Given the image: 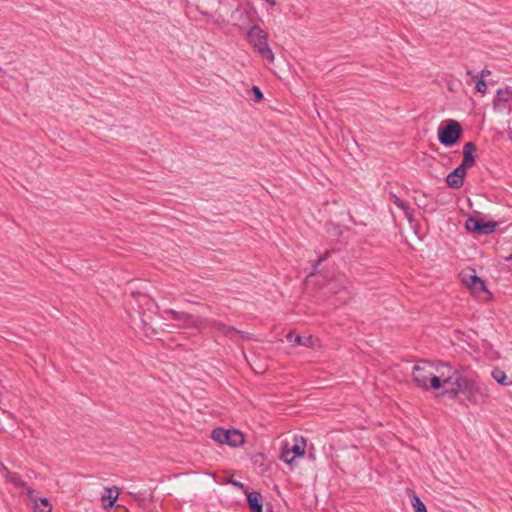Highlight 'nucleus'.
Here are the masks:
<instances>
[{
  "label": "nucleus",
  "instance_id": "obj_1",
  "mask_svg": "<svg viewBox=\"0 0 512 512\" xmlns=\"http://www.w3.org/2000/svg\"><path fill=\"white\" fill-rule=\"evenodd\" d=\"M441 363L434 364L426 360L417 363L412 371L415 385L426 391L440 389Z\"/></svg>",
  "mask_w": 512,
  "mask_h": 512
},
{
  "label": "nucleus",
  "instance_id": "obj_2",
  "mask_svg": "<svg viewBox=\"0 0 512 512\" xmlns=\"http://www.w3.org/2000/svg\"><path fill=\"white\" fill-rule=\"evenodd\" d=\"M440 388H443L441 395L450 399H457L463 395V383H467L469 377L462 375L457 369L448 363H441Z\"/></svg>",
  "mask_w": 512,
  "mask_h": 512
},
{
  "label": "nucleus",
  "instance_id": "obj_3",
  "mask_svg": "<svg viewBox=\"0 0 512 512\" xmlns=\"http://www.w3.org/2000/svg\"><path fill=\"white\" fill-rule=\"evenodd\" d=\"M463 388V395L472 405L486 404L491 399L489 387L474 377H469L468 382L463 383Z\"/></svg>",
  "mask_w": 512,
  "mask_h": 512
},
{
  "label": "nucleus",
  "instance_id": "obj_4",
  "mask_svg": "<svg viewBox=\"0 0 512 512\" xmlns=\"http://www.w3.org/2000/svg\"><path fill=\"white\" fill-rule=\"evenodd\" d=\"M462 134V126L454 119H447L443 121L437 131L439 142L446 147H452L457 144Z\"/></svg>",
  "mask_w": 512,
  "mask_h": 512
},
{
  "label": "nucleus",
  "instance_id": "obj_5",
  "mask_svg": "<svg viewBox=\"0 0 512 512\" xmlns=\"http://www.w3.org/2000/svg\"><path fill=\"white\" fill-rule=\"evenodd\" d=\"M306 439L303 436H295L292 442H286L282 448L280 459L291 465L296 458H301L306 452Z\"/></svg>",
  "mask_w": 512,
  "mask_h": 512
},
{
  "label": "nucleus",
  "instance_id": "obj_6",
  "mask_svg": "<svg viewBox=\"0 0 512 512\" xmlns=\"http://www.w3.org/2000/svg\"><path fill=\"white\" fill-rule=\"evenodd\" d=\"M211 438L221 445L226 444L231 447H237L244 443V436L238 430L216 428L212 431Z\"/></svg>",
  "mask_w": 512,
  "mask_h": 512
},
{
  "label": "nucleus",
  "instance_id": "obj_7",
  "mask_svg": "<svg viewBox=\"0 0 512 512\" xmlns=\"http://www.w3.org/2000/svg\"><path fill=\"white\" fill-rule=\"evenodd\" d=\"M268 34L258 28V57L261 58L264 66L269 70H273L272 65L275 60V55L267 43Z\"/></svg>",
  "mask_w": 512,
  "mask_h": 512
},
{
  "label": "nucleus",
  "instance_id": "obj_8",
  "mask_svg": "<svg viewBox=\"0 0 512 512\" xmlns=\"http://www.w3.org/2000/svg\"><path fill=\"white\" fill-rule=\"evenodd\" d=\"M164 313L168 319L178 321L187 327H194L201 329L204 325V320L194 317L193 315L186 312H178L172 309L165 310Z\"/></svg>",
  "mask_w": 512,
  "mask_h": 512
},
{
  "label": "nucleus",
  "instance_id": "obj_9",
  "mask_svg": "<svg viewBox=\"0 0 512 512\" xmlns=\"http://www.w3.org/2000/svg\"><path fill=\"white\" fill-rule=\"evenodd\" d=\"M493 108L498 112L512 111V87L500 88L493 99Z\"/></svg>",
  "mask_w": 512,
  "mask_h": 512
},
{
  "label": "nucleus",
  "instance_id": "obj_10",
  "mask_svg": "<svg viewBox=\"0 0 512 512\" xmlns=\"http://www.w3.org/2000/svg\"><path fill=\"white\" fill-rule=\"evenodd\" d=\"M497 226L496 222L488 221L485 222L481 219L475 218V217H469L465 222V227L468 231L484 235V234H490L495 231Z\"/></svg>",
  "mask_w": 512,
  "mask_h": 512
},
{
  "label": "nucleus",
  "instance_id": "obj_11",
  "mask_svg": "<svg viewBox=\"0 0 512 512\" xmlns=\"http://www.w3.org/2000/svg\"><path fill=\"white\" fill-rule=\"evenodd\" d=\"M467 169L458 166L446 177L447 185L452 189H459L463 186Z\"/></svg>",
  "mask_w": 512,
  "mask_h": 512
},
{
  "label": "nucleus",
  "instance_id": "obj_12",
  "mask_svg": "<svg viewBox=\"0 0 512 512\" xmlns=\"http://www.w3.org/2000/svg\"><path fill=\"white\" fill-rule=\"evenodd\" d=\"M27 497L30 499L37 512H51L52 507L47 498H38L32 488H27Z\"/></svg>",
  "mask_w": 512,
  "mask_h": 512
},
{
  "label": "nucleus",
  "instance_id": "obj_13",
  "mask_svg": "<svg viewBox=\"0 0 512 512\" xmlns=\"http://www.w3.org/2000/svg\"><path fill=\"white\" fill-rule=\"evenodd\" d=\"M476 146L473 142H467L463 146V160L459 166L468 169L475 165Z\"/></svg>",
  "mask_w": 512,
  "mask_h": 512
},
{
  "label": "nucleus",
  "instance_id": "obj_14",
  "mask_svg": "<svg viewBox=\"0 0 512 512\" xmlns=\"http://www.w3.org/2000/svg\"><path fill=\"white\" fill-rule=\"evenodd\" d=\"M468 290L475 298L480 300L486 301L491 298V293L488 290L485 281L481 278L474 283L473 287H470Z\"/></svg>",
  "mask_w": 512,
  "mask_h": 512
},
{
  "label": "nucleus",
  "instance_id": "obj_15",
  "mask_svg": "<svg viewBox=\"0 0 512 512\" xmlns=\"http://www.w3.org/2000/svg\"><path fill=\"white\" fill-rule=\"evenodd\" d=\"M287 340L297 345H302L310 348H314L318 344V339L314 338L312 335L303 338L294 332L288 333Z\"/></svg>",
  "mask_w": 512,
  "mask_h": 512
},
{
  "label": "nucleus",
  "instance_id": "obj_16",
  "mask_svg": "<svg viewBox=\"0 0 512 512\" xmlns=\"http://www.w3.org/2000/svg\"><path fill=\"white\" fill-rule=\"evenodd\" d=\"M120 491L117 487H107L101 496L104 509L111 508L118 499Z\"/></svg>",
  "mask_w": 512,
  "mask_h": 512
},
{
  "label": "nucleus",
  "instance_id": "obj_17",
  "mask_svg": "<svg viewBox=\"0 0 512 512\" xmlns=\"http://www.w3.org/2000/svg\"><path fill=\"white\" fill-rule=\"evenodd\" d=\"M459 278H460L461 283L467 289H469L470 287H473L474 283L480 279V277L477 276L475 269H473V268L463 269L459 274Z\"/></svg>",
  "mask_w": 512,
  "mask_h": 512
},
{
  "label": "nucleus",
  "instance_id": "obj_18",
  "mask_svg": "<svg viewBox=\"0 0 512 512\" xmlns=\"http://www.w3.org/2000/svg\"><path fill=\"white\" fill-rule=\"evenodd\" d=\"M208 324L212 330L220 332L226 336L231 337L235 333V330L232 327H229L224 323L218 321H208Z\"/></svg>",
  "mask_w": 512,
  "mask_h": 512
},
{
  "label": "nucleus",
  "instance_id": "obj_19",
  "mask_svg": "<svg viewBox=\"0 0 512 512\" xmlns=\"http://www.w3.org/2000/svg\"><path fill=\"white\" fill-rule=\"evenodd\" d=\"M6 480L10 483H12L16 487L22 488L24 493L27 495V488H30L26 482H24L17 474L6 471Z\"/></svg>",
  "mask_w": 512,
  "mask_h": 512
},
{
  "label": "nucleus",
  "instance_id": "obj_20",
  "mask_svg": "<svg viewBox=\"0 0 512 512\" xmlns=\"http://www.w3.org/2000/svg\"><path fill=\"white\" fill-rule=\"evenodd\" d=\"M492 377L496 380V382L500 385L510 386L512 385V381L508 380L506 373L501 369H494L492 371Z\"/></svg>",
  "mask_w": 512,
  "mask_h": 512
},
{
  "label": "nucleus",
  "instance_id": "obj_21",
  "mask_svg": "<svg viewBox=\"0 0 512 512\" xmlns=\"http://www.w3.org/2000/svg\"><path fill=\"white\" fill-rule=\"evenodd\" d=\"M412 506L414 507L415 512H427L425 504L417 495H413L412 497Z\"/></svg>",
  "mask_w": 512,
  "mask_h": 512
},
{
  "label": "nucleus",
  "instance_id": "obj_22",
  "mask_svg": "<svg viewBox=\"0 0 512 512\" xmlns=\"http://www.w3.org/2000/svg\"><path fill=\"white\" fill-rule=\"evenodd\" d=\"M475 88L479 93L485 94L487 92L486 81L483 79H478Z\"/></svg>",
  "mask_w": 512,
  "mask_h": 512
},
{
  "label": "nucleus",
  "instance_id": "obj_23",
  "mask_svg": "<svg viewBox=\"0 0 512 512\" xmlns=\"http://www.w3.org/2000/svg\"><path fill=\"white\" fill-rule=\"evenodd\" d=\"M247 500L249 503V506L252 511L256 512V494L255 493H248L247 494Z\"/></svg>",
  "mask_w": 512,
  "mask_h": 512
},
{
  "label": "nucleus",
  "instance_id": "obj_24",
  "mask_svg": "<svg viewBox=\"0 0 512 512\" xmlns=\"http://www.w3.org/2000/svg\"><path fill=\"white\" fill-rule=\"evenodd\" d=\"M392 200H393V203L399 207L400 209L406 211L407 210V205L404 203V201H402L399 197H397L396 195H392Z\"/></svg>",
  "mask_w": 512,
  "mask_h": 512
},
{
  "label": "nucleus",
  "instance_id": "obj_25",
  "mask_svg": "<svg viewBox=\"0 0 512 512\" xmlns=\"http://www.w3.org/2000/svg\"><path fill=\"white\" fill-rule=\"evenodd\" d=\"M490 75H491V71L489 69L485 68L479 72V74L477 75V78L485 80V78Z\"/></svg>",
  "mask_w": 512,
  "mask_h": 512
},
{
  "label": "nucleus",
  "instance_id": "obj_26",
  "mask_svg": "<svg viewBox=\"0 0 512 512\" xmlns=\"http://www.w3.org/2000/svg\"><path fill=\"white\" fill-rule=\"evenodd\" d=\"M254 29H255V26L251 27L250 30L248 31L247 33V37H248V40L250 41V43H252L253 45L254 44Z\"/></svg>",
  "mask_w": 512,
  "mask_h": 512
},
{
  "label": "nucleus",
  "instance_id": "obj_27",
  "mask_svg": "<svg viewBox=\"0 0 512 512\" xmlns=\"http://www.w3.org/2000/svg\"><path fill=\"white\" fill-rule=\"evenodd\" d=\"M260 500H261V495L258 493V512H263V505Z\"/></svg>",
  "mask_w": 512,
  "mask_h": 512
},
{
  "label": "nucleus",
  "instance_id": "obj_28",
  "mask_svg": "<svg viewBox=\"0 0 512 512\" xmlns=\"http://www.w3.org/2000/svg\"><path fill=\"white\" fill-rule=\"evenodd\" d=\"M229 482H230V483H232V484H233L234 486H236V487H240V488H242V487H243V484H242V483H240V482H238V481H235V480H232V479H231Z\"/></svg>",
  "mask_w": 512,
  "mask_h": 512
},
{
  "label": "nucleus",
  "instance_id": "obj_29",
  "mask_svg": "<svg viewBox=\"0 0 512 512\" xmlns=\"http://www.w3.org/2000/svg\"><path fill=\"white\" fill-rule=\"evenodd\" d=\"M263 98L262 92L258 89V101H260Z\"/></svg>",
  "mask_w": 512,
  "mask_h": 512
},
{
  "label": "nucleus",
  "instance_id": "obj_30",
  "mask_svg": "<svg viewBox=\"0 0 512 512\" xmlns=\"http://www.w3.org/2000/svg\"><path fill=\"white\" fill-rule=\"evenodd\" d=\"M467 75L473 77L472 72L470 70L467 71ZM474 78H477V76H474Z\"/></svg>",
  "mask_w": 512,
  "mask_h": 512
},
{
  "label": "nucleus",
  "instance_id": "obj_31",
  "mask_svg": "<svg viewBox=\"0 0 512 512\" xmlns=\"http://www.w3.org/2000/svg\"><path fill=\"white\" fill-rule=\"evenodd\" d=\"M251 91L256 95V87H253Z\"/></svg>",
  "mask_w": 512,
  "mask_h": 512
}]
</instances>
